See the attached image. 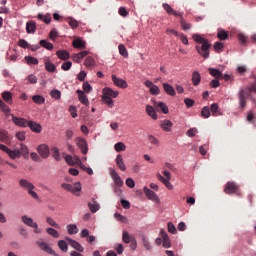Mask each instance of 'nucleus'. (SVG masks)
Here are the masks:
<instances>
[{
  "instance_id": "24",
  "label": "nucleus",
  "mask_w": 256,
  "mask_h": 256,
  "mask_svg": "<svg viewBox=\"0 0 256 256\" xmlns=\"http://www.w3.org/2000/svg\"><path fill=\"white\" fill-rule=\"evenodd\" d=\"M208 71L212 77H215V79H223V72L220 71L219 69L209 68Z\"/></svg>"
},
{
  "instance_id": "39",
  "label": "nucleus",
  "mask_w": 256,
  "mask_h": 256,
  "mask_svg": "<svg viewBox=\"0 0 256 256\" xmlns=\"http://www.w3.org/2000/svg\"><path fill=\"white\" fill-rule=\"evenodd\" d=\"M102 101L107 105L110 109H113L115 103L113 102V98L107 97V96H102Z\"/></svg>"
},
{
  "instance_id": "11",
  "label": "nucleus",
  "mask_w": 256,
  "mask_h": 256,
  "mask_svg": "<svg viewBox=\"0 0 256 256\" xmlns=\"http://www.w3.org/2000/svg\"><path fill=\"white\" fill-rule=\"evenodd\" d=\"M65 241H67V243H69V245L75 249L76 251H79L80 253H83L84 248L81 244H79V242H77L76 240L71 239L70 237H65Z\"/></svg>"
},
{
  "instance_id": "29",
  "label": "nucleus",
  "mask_w": 256,
  "mask_h": 256,
  "mask_svg": "<svg viewBox=\"0 0 256 256\" xmlns=\"http://www.w3.org/2000/svg\"><path fill=\"white\" fill-rule=\"evenodd\" d=\"M28 127H30L31 131H34V133H41V126L37 122L29 121Z\"/></svg>"
},
{
  "instance_id": "64",
  "label": "nucleus",
  "mask_w": 256,
  "mask_h": 256,
  "mask_svg": "<svg viewBox=\"0 0 256 256\" xmlns=\"http://www.w3.org/2000/svg\"><path fill=\"white\" fill-rule=\"evenodd\" d=\"M69 112L71 114V117H73V119H76V117H77V108L75 106H70L69 107Z\"/></svg>"
},
{
  "instance_id": "43",
  "label": "nucleus",
  "mask_w": 256,
  "mask_h": 256,
  "mask_svg": "<svg viewBox=\"0 0 256 256\" xmlns=\"http://www.w3.org/2000/svg\"><path fill=\"white\" fill-rule=\"evenodd\" d=\"M32 101L36 103V105H43V103H45V97L41 95H34L32 97Z\"/></svg>"
},
{
  "instance_id": "12",
  "label": "nucleus",
  "mask_w": 256,
  "mask_h": 256,
  "mask_svg": "<svg viewBox=\"0 0 256 256\" xmlns=\"http://www.w3.org/2000/svg\"><path fill=\"white\" fill-rule=\"evenodd\" d=\"M0 141L1 143H5V145H11V137L7 130L0 128Z\"/></svg>"
},
{
  "instance_id": "48",
  "label": "nucleus",
  "mask_w": 256,
  "mask_h": 256,
  "mask_svg": "<svg viewBox=\"0 0 256 256\" xmlns=\"http://www.w3.org/2000/svg\"><path fill=\"white\" fill-rule=\"evenodd\" d=\"M114 149H115V151H117V153H121V151H125V149H127V147L125 146V143L118 142L114 145Z\"/></svg>"
},
{
  "instance_id": "54",
  "label": "nucleus",
  "mask_w": 256,
  "mask_h": 256,
  "mask_svg": "<svg viewBox=\"0 0 256 256\" xmlns=\"http://www.w3.org/2000/svg\"><path fill=\"white\" fill-rule=\"evenodd\" d=\"M84 65H85L86 67H93V65H95V59H93V57H91V56H88V57L85 59Z\"/></svg>"
},
{
  "instance_id": "15",
  "label": "nucleus",
  "mask_w": 256,
  "mask_h": 256,
  "mask_svg": "<svg viewBox=\"0 0 256 256\" xmlns=\"http://www.w3.org/2000/svg\"><path fill=\"white\" fill-rule=\"evenodd\" d=\"M112 81L114 83V85H116V87H120L121 89H127L128 85H127V81L118 78L115 74H113L112 76Z\"/></svg>"
},
{
  "instance_id": "25",
  "label": "nucleus",
  "mask_w": 256,
  "mask_h": 256,
  "mask_svg": "<svg viewBox=\"0 0 256 256\" xmlns=\"http://www.w3.org/2000/svg\"><path fill=\"white\" fill-rule=\"evenodd\" d=\"M36 30H37V24L35 23V21H28L26 23V32L28 34H33L35 33Z\"/></svg>"
},
{
  "instance_id": "21",
  "label": "nucleus",
  "mask_w": 256,
  "mask_h": 256,
  "mask_svg": "<svg viewBox=\"0 0 256 256\" xmlns=\"http://www.w3.org/2000/svg\"><path fill=\"white\" fill-rule=\"evenodd\" d=\"M44 65H45V69H46V71H48V73H55L57 67L55 66V64H53L51 62V59L45 58Z\"/></svg>"
},
{
  "instance_id": "27",
  "label": "nucleus",
  "mask_w": 256,
  "mask_h": 256,
  "mask_svg": "<svg viewBox=\"0 0 256 256\" xmlns=\"http://www.w3.org/2000/svg\"><path fill=\"white\" fill-rule=\"evenodd\" d=\"M2 99L5 101V103H8V105L13 104V94H11L9 91H4L2 93Z\"/></svg>"
},
{
  "instance_id": "56",
  "label": "nucleus",
  "mask_w": 256,
  "mask_h": 256,
  "mask_svg": "<svg viewBox=\"0 0 256 256\" xmlns=\"http://www.w3.org/2000/svg\"><path fill=\"white\" fill-rule=\"evenodd\" d=\"M71 67H73V63H71V61H66L62 64L61 70L62 71H69V69H71Z\"/></svg>"
},
{
  "instance_id": "16",
  "label": "nucleus",
  "mask_w": 256,
  "mask_h": 256,
  "mask_svg": "<svg viewBox=\"0 0 256 256\" xmlns=\"http://www.w3.org/2000/svg\"><path fill=\"white\" fill-rule=\"evenodd\" d=\"M160 128L162 131L169 133V132H171V129L173 128V122H171V120H167V119L161 120Z\"/></svg>"
},
{
  "instance_id": "10",
  "label": "nucleus",
  "mask_w": 256,
  "mask_h": 256,
  "mask_svg": "<svg viewBox=\"0 0 256 256\" xmlns=\"http://www.w3.org/2000/svg\"><path fill=\"white\" fill-rule=\"evenodd\" d=\"M75 142L83 155H87V151H89V148L87 147V141H85L83 138H76Z\"/></svg>"
},
{
  "instance_id": "40",
  "label": "nucleus",
  "mask_w": 256,
  "mask_h": 256,
  "mask_svg": "<svg viewBox=\"0 0 256 256\" xmlns=\"http://www.w3.org/2000/svg\"><path fill=\"white\" fill-rule=\"evenodd\" d=\"M0 109L2 113H4V115H9V113H11V109L9 108V106H7V104H5V102H3V100H1V98H0Z\"/></svg>"
},
{
  "instance_id": "5",
  "label": "nucleus",
  "mask_w": 256,
  "mask_h": 256,
  "mask_svg": "<svg viewBox=\"0 0 256 256\" xmlns=\"http://www.w3.org/2000/svg\"><path fill=\"white\" fill-rule=\"evenodd\" d=\"M21 221H22V223H24V225H27V227H31V229H34V233L36 235H41V233H43V229L39 228V224H37V222L33 221V218H31L27 215H23L21 217Z\"/></svg>"
},
{
  "instance_id": "17",
  "label": "nucleus",
  "mask_w": 256,
  "mask_h": 256,
  "mask_svg": "<svg viewBox=\"0 0 256 256\" xmlns=\"http://www.w3.org/2000/svg\"><path fill=\"white\" fill-rule=\"evenodd\" d=\"M36 245L42 249V251H45L46 253H49V255H55V251L50 247L49 244L43 242V241H37Z\"/></svg>"
},
{
  "instance_id": "7",
  "label": "nucleus",
  "mask_w": 256,
  "mask_h": 256,
  "mask_svg": "<svg viewBox=\"0 0 256 256\" xmlns=\"http://www.w3.org/2000/svg\"><path fill=\"white\" fill-rule=\"evenodd\" d=\"M163 175H164V177L161 174H158L157 179H159L163 183V185H165V187H167V189H169L171 191V189H173V185L170 182L171 181V173H169V171H167V170H164Z\"/></svg>"
},
{
  "instance_id": "61",
  "label": "nucleus",
  "mask_w": 256,
  "mask_h": 256,
  "mask_svg": "<svg viewBox=\"0 0 256 256\" xmlns=\"http://www.w3.org/2000/svg\"><path fill=\"white\" fill-rule=\"evenodd\" d=\"M19 47H22V49H29V42H27L25 39H20L18 41Z\"/></svg>"
},
{
  "instance_id": "3",
  "label": "nucleus",
  "mask_w": 256,
  "mask_h": 256,
  "mask_svg": "<svg viewBox=\"0 0 256 256\" xmlns=\"http://www.w3.org/2000/svg\"><path fill=\"white\" fill-rule=\"evenodd\" d=\"M19 186L22 189H25L28 192V195H30L32 199H36V200L39 199V195L37 194V192L33 191L35 189V185H33V183L25 179H20Z\"/></svg>"
},
{
  "instance_id": "19",
  "label": "nucleus",
  "mask_w": 256,
  "mask_h": 256,
  "mask_svg": "<svg viewBox=\"0 0 256 256\" xmlns=\"http://www.w3.org/2000/svg\"><path fill=\"white\" fill-rule=\"evenodd\" d=\"M12 121L17 125L18 127H27L29 125V121H27L24 118H19L14 115H12Z\"/></svg>"
},
{
  "instance_id": "37",
  "label": "nucleus",
  "mask_w": 256,
  "mask_h": 256,
  "mask_svg": "<svg viewBox=\"0 0 256 256\" xmlns=\"http://www.w3.org/2000/svg\"><path fill=\"white\" fill-rule=\"evenodd\" d=\"M88 207H89L91 213H97V211L100 209L99 203H97V201H95V200H92V203L89 202Z\"/></svg>"
},
{
  "instance_id": "44",
  "label": "nucleus",
  "mask_w": 256,
  "mask_h": 256,
  "mask_svg": "<svg viewBox=\"0 0 256 256\" xmlns=\"http://www.w3.org/2000/svg\"><path fill=\"white\" fill-rule=\"evenodd\" d=\"M40 47H44V49H47L48 51H52L53 44L48 42L47 40H40L39 42Z\"/></svg>"
},
{
  "instance_id": "41",
  "label": "nucleus",
  "mask_w": 256,
  "mask_h": 256,
  "mask_svg": "<svg viewBox=\"0 0 256 256\" xmlns=\"http://www.w3.org/2000/svg\"><path fill=\"white\" fill-rule=\"evenodd\" d=\"M6 153H7V155H9L10 159H17L18 157H21V151H19V150L9 149V151Z\"/></svg>"
},
{
  "instance_id": "38",
  "label": "nucleus",
  "mask_w": 256,
  "mask_h": 256,
  "mask_svg": "<svg viewBox=\"0 0 256 256\" xmlns=\"http://www.w3.org/2000/svg\"><path fill=\"white\" fill-rule=\"evenodd\" d=\"M180 19V25L184 31H188V29H191V23H188L185 21V18H183V15L178 16Z\"/></svg>"
},
{
  "instance_id": "35",
  "label": "nucleus",
  "mask_w": 256,
  "mask_h": 256,
  "mask_svg": "<svg viewBox=\"0 0 256 256\" xmlns=\"http://www.w3.org/2000/svg\"><path fill=\"white\" fill-rule=\"evenodd\" d=\"M68 235H77L79 233V228L75 224L67 225Z\"/></svg>"
},
{
  "instance_id": "51",
  "label": "nucleus",
  "mask_w": 256,
  "mask_h": 256,
  "mask_svg": "<svg viewBox=\"0 0 256 256\" xmlns=\"http://www.w3.org/2000/svg\"><path fill=\"white\" fill-rule=\"evenodd\" d=\"M118 49H119V53H120V55H122V57H125V58L129 57V53L127 52V48H125V45L120 44L118 46Z\"/></svg>"
},
{
  "instance_id": "1",
  "label": "nucleus",
  "mask_w": 256,
  "mask_h": 256,
  "mask_svg": "<svg viewBox=\"0 0 256 256\" xmlns=\"http://www.w3.org/2000/svg\"><path fill=\"white\" fill-rule=\"evenodd\" d=\"M192 39L195 43H199L201 46H196V51L203 57L204 59H209V49H211V43L206 38L199 34H194Z\"/></svg>"
},
{
  "instance_id": "57",
  "label": "nucleus",
  "mask_w": 256,
  "mask_h": 256,
  "mask_svg": "<svg viewBox=\"0 0 256 256\" xmlns=\"http://www.w3.org/2000/svg\"><path fill=\"white\" fill-rule=\"evenodd\" d=\"M50 95H51L52 99H56V100L61 99V91H59V90H52Z\"/></svg>"
},
{
  "instance_id": "47",
  "label": "nucleus",
  "mask_w": 256,
  "mask_h": 256,
  "mask_svg": "<svg viewBox=\"0 0 256 256\" xmlns=\"http://www.w3.org/2000/svg\"><path fill=\"white\" fill-rule=\"evenodd\" d=\"M217 37L221 41H225V40L229 39V34L225 30H219Z\"/></svg>"
},
{
  "instance_id": "14",
  "label": "nucleus",
  "mask_w": 256,
  "mask_h": 256,
  "mask_svg": "<svg viewBox=\"0 0 256 256\" xmlns=\"http://www.w3.org/2000/svg\"><path fill=\"white\" fill-rule=\"evenodd\" d=\"M163 9L166 11V13H168V15H174V17H181V15H184L183 12H177L175 11L171 5L167 4V3H163L162 4Z\"/></svg>"
},
{
  "instance_id": "60",
  "label": "nucleus",
  "mask_w": 256,
  "mask_h": 256,
  "mask_svg": "<svg viewBox=\"0 0 256 256\" xmlns=\"http://www.w3.org/2000/svg\"><path fill=\"white\" fill-rule=\"evenodd\" d=\"M199 133V130L197 128H191L186 132L187 137H195Z\"/></svg>"
},
{
  "instance_id": "30",
  "label": "nucleus",
  "mask_w": 256,
  "mask_h": 256,
  "mask_svg": "<svg viewBox=\"0 0 256 256\" xmlns=\"http://www.w3.org/2000/svg\"><path fill=\"white\" fill-rule=\"evenodd\" d=\"M122 241L126 244L131 243V241H135V237L133 235H129V232L123 231L122 232Z\"/></svg>"
},
{
  "instance_id": "18",
  "label": "nucleus",
  "mask_w": 256,
  "mask_h": 256,
  "mask_svg": "<svg viewBox=\"0 0 256 256\" xmlns=\"http://www.w3.org/2000/svg\"><path fill=\"white\" fill-rule=\"evenodd\" d=\"M104 97H112L113 99H117L119 97V91H115L111 88H104L103 89V95Z\"/></svg>"
},
{
  "instance_id": "34",
  "label": "nucleus",
  "mask_w": 256,
  "mask_h": 256,
  "mask_svg": "<svg viewBox=\"0 0 256 256\" xmlns=\"http://www.w3.org/2000/svg\"><path fill=\"white\" fill-rule=\"evenodd\" d=\"M154 106L157 109H161V111H162V113H164V115H167V113H169V107H167V105L163 102L155 103Z\"/></svg>"
},
{
  "instance_id": "50",
  "label": "nucleus",
  "mask_w": 256,
  "mask_h": 256,
  "mask_svg": "<svg viewBox=\"0 0 256 256\" xmlns=\"http://www.w3.org/2000/svg\"><path fill=\"white\" fill-rule=\"evenodd\" d=\"M210 111L213 117H217V114L219 113V105L217 103L211 104Z\"/></svg>"
},
{
  "instance_id": "63",
  "label": "nucleus",
  "mask_w": 256,
  "mask_h": 256,
  "mask_svg": "<svg viewBox=\"0 0 256 256\" xmlns=\"http://www.w3.org/2000/svg\"><path fill=\"white\" fill-rule=\"evenodd\" d=\"M118 13L121 17H127L129 15V11L125 7H120Z\"/></svg>"
},
{
  "instance_id": "31",
  "label": "nucleus",
  "mask_w": 256,
  "mask_h": 256,
  "mask_svg": "<svg viewBox=\"0 0 256 256\" xmlns=\"http://www.w3.org/2000/svg\"><path fill=\"white\" fill-rule=\"evenodd\" d=\"M56 55L58 59H61L62 61H67L69 59V52L66 50H59L56 52Z\"/></svg>"
},
{
  "instance_id": "33",
  "label": "nucleus",
  "mask_w": 256,
  "mask_h": 256,
  "mask_svg": "<svg viewBox=\"0 0 256 256\" xmlns=\"http://www.w3.org/2000/svg\"><path fill=\"white\" fill-rule=\"evenodd\" d=\"M37 18L40 21H43V23H45L46 25H49V23H51V15L49 13L43 15L41 13L38 14Z\"/></svg>"
},
{
  "instance_id": "58",
  "label": "nucleus",
  "mask_w": 256,
  "mask_h": 256,
  "mask_svg": "<svg viewBox=\"0 0 256 256\" xmlns=\"http://www.w3.org/2000/svg\"><path fill=\"white\" fill-rule=\"evenodd\" d=\"M79 167L83 169V171H86V173H88V175H93V169L85 166V164H83V162H79Z\"/></svg>"
},
{
  "instance_id": "9",
  "label": "nucleus",
  "mask_w": 256,
  "mask_h": 256,
  "mask_svg": "<svg viewBox=\"0 0 256 256\" xmlns=\"http://www.w3.org/2000/svg\"><path fill=\"white\" fill-rule=\"evenodd\" d=\"M144 85L150 90L151 95H159L161 93L159 86L153 84L151 80L145 81Z\"/></svg>"
},
{
  "instance_id": "62",
  "label": "nucleus",
  "mask_w": 256,
  "mask_h": 256,
  "mask_svg": "<svg viewBox=\"0 0 256 256\" xmlns=\"http://www.w3.org/2000/svg\"><path fill=\"white\" fill-rule=\"evenodd\" d=\"M142 244H143V247H145V249H147V251H150L151 243H149V240H147V238L145 236L142 237Z\"/></svg>"
},
{
  "instance_id": "22",
  "label": "nucleus",
  "mask_w": 256,
  "mask_h": 256,
  "mask_svg": "<svg viewBox=\"0 0 256 256\" xmlns=\"http://www.w3.org/2000/svg\"><path fill=\"white\" fill-rule=\"evenodd\" d=\"M162 86L167 95H170V97H175L176 93L175 88H173V86H171L168 83H163Z\"/></svg>"
},
{
  "instance_id": "42",
  "label": "nucleus",
  "mask_w": 256,
  "mask_h": 256,
  "mask_svg": "<svg viewBox=\"0 0 256 256\" xmlns=\"http://www.w3.org/2000/svg\"><path fill=\"white\" fill-rule=\"evenodd\" d=\"M201 117H203L204 119H209V117H211V110L209 106H205L202 108Z\"/></svg>"
},
{
  "instance_id": "4",
  "label": "nucleus",
  "mask_w": 256,
  "mask_h": 256,
  "mask_svg": "<svg viewBox=\"0 0 256 256\" xmlns=\"http://www.w3.org/2000/svg\"><path fill=\"white\" fill-rule=\"evenodd\" d=\"M61 187L65 191L72 193V195H75L76 197H79V195H81V189H83V187L81 186V182H76L74 184L62 183Z\"/></svg>"
},
{
  "instance_id": "55",
  "label": "nucleus",
  "mask_w": 256,
  "mask_h": 256,
  "mask_svg": "<svg viewBox=\"0 0 256 256\" xmlns=\"http://www.w3.org/2000/svg\"><path fill=\"white\" fill-rule=\"evenodd\" d=\"M68 24L70 25V27L72 29H77L79 27V22H77V20L73 19V18H68Z\"/></svg>"
},
{
  "instance_id": "53",
  "label": "nucleus",
  "mask_w": 256,
  "mask_h": 256,
  "mask_svg": "<svg viewBox=\"0 0 256 256\" xmlns=\"http://www.w3.org/2000/svg\"><path fill=\"white\" fill-rule=\"evenodd\" d=\"M20 156H24V159L27 158V155H29V148H27V146L21 144V147H20Z\"/></svg>"
},
{
  "instance_id": "36",
  "label": "nucleus",
  "mask_w": 256,
  "mask_h": 256,
  "mask_svg": "<svg viewBox=\"0 0 256 256\" xmlns=\"http://www.w3.org/2000/svg\"><path fill=\"white\" fill-rule=\"evenodd\" d=\"M74 49H85V41L76 39L72 42Z\"/></svg>"
},
{
  "instance_id": "32",
  "label": "nucleus",
  "mask_w": 256,
  "mask_h": 256,
  "mask_svg": "<svg viewBox=\"0 0 256 256\" xmlns=\"http://www.w3.org/2000/svg\"><path fill=\"white\" fill-rule=\"evenodd\" d=\"M51 155L55 161H61V154L59 152V148L57 146H53L51 148Z\"/></svg>"
},
{
  "instance_id": "49",
  "label": "nucleus",
  "mask_w": 256,
  "mask_h": 256,
  "mask_svg": "<svg viewBox=\"0 0 256 256\" xmlns=\"http://www.w3.org/2000/svg\"><path fill=\"white\" fill-rule=\"evenodd\" d=\"M46 223H48L50 227H55V229H61V226L57 224V222H55V220H53V218L51 217H46Z\"/></svg>"
},
{
  "instance_id": "6",
  "label": "nucleus",
  "mask_w": 256,
  "mask_h": 256,
  "mask_svg": "<svg viewBox=\"0 0 256 256\" xmlns=\"http://www.w3.org/2000/svg\"><path fill=\"white\" fill-rule=\"evenodd\" d=\"M240 191L241 189L239 188V185H237L235 182H227L224 188V192L227 195H239Z\"/></svg>"
},
{
  "instance_id": "59",
  "label": "nucleus",
  "mask_w": 256,
  "mask_h": 256,
  "mask_svg": "<svg viewBox=\"0 0 256 256\" xmlns=\"http://www.w3.org/2000/svg\"><path fill=\"white\" fill-rule=\"evenodd\" d=\"M82 87L85 93H91V91H93V87L91 84H89V82H84Z\"/></svg>"
},
{
  "instance_id": "20",
  "label": "nucleus",
  "mask_w": 256,
  "mask_h": 256,
  "mask_svg": "<svg viewBox=\"0 0 256 256\" xmlns=\"http://www.w3.org/2000/svg\"><path fill=\"white\" fill-rule=\"evenodd\" d=\"M76 93L78 95V99H79L80 103H82V105H86V107H88L89 99L87 98V95L85 94V92L83 90H77Z\"/></svg>"
},
{
  "instance_id": "13",
  "label": "nucleus",
  "mask_w": 256,
  "mask_h": 256,
  "mask_svg": "<svg viewBox=\"0 0 256 256\" xmlns=\"http://www.w3.org/2000/svg\"><path fill=\"white\" fill-rule=\"evenodd\" d=\"M143 191L147 199H149L150 201H154L155 203L159 201V196H157V194L153 192L151 189L144 187Z\"/></svg>"
},
{
  "instance_id": "2",
  "label": "nucleus",
  "mask_w": 256,
  "mask_h": 256,
  "mask_svg": "<svg viewBox=\"0 0 256 256\" xmlns=\"http://www.w3.org/2000/svg\"><path fill=\"white\" fill-rule=\"evenodd\" d=\"M253 95H256V84L245 90H240V92L238 93V99L240 101V107H242V109L245 108V105H247L245 99H247V97H253Z\"/></svg>"
},
{
  "instance_id": "45",
  "label": "nucleus",
  "mask_w": 256,
  "mask_h": 256,
  "mask_svg": "<svg viewBox=\"0 0 256 256\" xmlns=\"http://www.w3.org/2000/svg\"><path fill=\"white\" fill-rule=\"evenodd\" d=\"M46 233L50 235V237H54V239H59V232L54 228H46Z\"/></svg>"
},
{
  "instance_id": "52",
  "label": "nucleus",
  "mask_w": 256,
  "mask_h": 256,
  "mask_svg": "<svg viewBox=\"0 0 256 256\" xmlns=\"http://www.w3.org/2000/svg\"><path fill=\"white\" fill-rule=\"evenodd\" d=\"M58 247H59V249H61V251H63L64 253H67L68 246H67V242H65V240L58 241Z\"/></svg>"
},
{
  "instance_id": "8",
  "label": "nucleus",
  "mask_w": 256,
  "mask_h": 256,
  "mask_svg": "<svg viewBox=\"0 0 256 256\" xmlns=\"http://www.w3.org/2000/svg\"><path fill=\"white\" fill-rule=\"evenodd\" d=\"M37 151L40 157H42V159H47L51 153V151L49 150V146L47 144H40L37 147Z\"/></svg>"
},
{
  "instance_id": "28",
  "label": "nucleus",
  "mask_w": 256,
  "mask_h": 256,
  "mask_svg": "<svg viewBox=\"0 0 256 256\" xmlns=\"http://www.w3.org/2000/svg\"><path fill=\"white\" fill-rule=\"evenodd\" d=\"M192 83L194 87H197L199 83H201V74L199 73V71H194L192 73Z\"/></svg>"
},
{
  "instance_id": "23",
  "label": "nucleus",
  "mask_w": 256,
  "mask_h": 256,
  "mask_svg": "<svg viewBox=\"0 0 256 256\" xmlns=\"http://www.w3.org/2000/svg\"><path fill=\"white\" fill-rule=\"evenodd\" d=\"M162 245L165 247V249H169L171 247V240L169 239V235H167V232L162 231Z\"/></svg>"
},
{
  "instance_id": "26",
  "label": "nucleus",
  "mask_w": 256,
  "mask_h": 256,
  "mask_svg": "<svg viewBox=\"0 0 256 256\" xmlns=\"http://www.w3.org/2000/svg\"><path fill=\"white\" fill-rule=\"evenodd\" d=\"M146 113L151 119L157 121V112H155V108L151 105H146Z\"/></svg>"
},
{
  "instance_id": "46",
  "label": "nucleus",
  "mask_w": 256,
  "mask_h": 256,
  "mask_svg": "<svg viewBox=\"0 0 256 256\" xmlns=\"http://www.w3.org/2000/svg\"><path fill=\"white\" fill-rule=\"evenodd\" d=\"M25 61L28 65H39V60L33 56H26Z\"/></svg>"
}]
</instances>
